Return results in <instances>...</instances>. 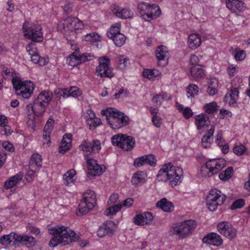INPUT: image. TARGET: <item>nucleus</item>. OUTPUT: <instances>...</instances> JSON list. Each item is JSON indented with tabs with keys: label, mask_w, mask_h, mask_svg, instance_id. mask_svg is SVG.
<instances>
[{
	"label": "nucleus",
	"mask_w": 250,
	"mask_h": 250,
	"mask_svg": "<svg viewBox=\"0 0 250 250\" xmlns=\"http://www.w3.org/2000/svg\"><path fill=\"white\" fill-rule=\"evenodd\" d=\"M48 233L53 236L49 243V245L51 247H55L59 244L66 245L69 242L75 241L78 237L74 231L63 226L57 228L49 229Z\"/></svg>",
	"instance_id": "nucleus-1"
},
{
	"label": "nucleus",
	"mask_w": 250,
	"mask_h": 250,
	"mask_svg": "<svg viewBox=\"0 0 250 250\" xmlns=\"http://www.w3.org/2000/svg\"><path fill=\"white\" fill-rule=\"evenodd\" d=\"M183 177V169L173 166L171 163L164 165L157 175L159 181L168 182L172 187L179 185L181 182Z\"/></svg>",
	"instance_id": "nucleus-2"
},
{
	"label": "nucleus",
	"mask_w": 250,
	"mask_h": 250,
	"mask_svg": "<svg viewBox=\"0 0 250 250\" xmlns=\"http://www.w3.org/2000/svg\"><path fill=\"white\" fill-rule=\"evenodd\" d=\"M52 97V93L49 91H43L34 100L33 104H28L26 106L28 116L34 115L39 117L44 113Z\"/></svg>",
	"instance_id": "nucleus-3"
},
{
	"label": "nucleus",
	"mask_w": 250,
	"mask_h": 250,
	"mask_svg": "<svg viewBox=\"0 0 250 250\" xmlns=\"http://www.w3.org/2000/svg\"><path fill=\"white\" fill-rule=\"evenodd\" d=\"M102 114L106 116L107 123L114 129L126 125L129 120L128 117L122 112H115L112 108L103 110Z\"/></svg>",
	"instance_id": "nucleus-4"
},
{
	"label": "nucleus",
	"mask_w": 250,
	"mask_h": 250,
	"mask_svg": "<svg viewBox=\"0 0 250 250\" xmlns=\"http://www.w3.org/2000/svg\"><path fill=\"white\" fill-rule=\"evenodd\" d=\"M226 161L223 159L208 160L201 167V173L206 177H210L218 173L226 166Z\"/></svg>",
	"instance_id": "nucleus-5"
},
{
	"label": "nucleus",
	"mask_w": 250,
	"mask_h": 250,
	"mask_svg": "<svg viewBox=\"0 0 250 250\" xmlns=\"http://www.w3.org/2000/svg\"><path fill=\"white\" fill-rule=\"evenodd\" d=\"M96 204V196L95 192L92 190H86L83 195V199L79 205V212H77V215L80 216L87 213L94 207Z\"/></svg>",
	"instance_id": "nucleus-6"
},
{
	"label": "nucleus",
	"mask_w": 250,
	"mask_h": 250,
	"mask_svg": "<svg viewBox=\"0 0 250 250\" xmlns=\"http://www.w3.org/2000/svg\"><path fill=\"white\" fill-rule=\"evenodd\" d=\"M196 226V223L194 220H187L174 225L172 227L171 231L173 235H176L179 238L182 239L191 234Z\"/></svg>",
	"instance_id": "nucleus-7"
},
{
	"label": "nucleus",
	"mask_w": 250,
	"mask_h": 250,
	"mask_svg": "<svg viewBox=\"0 0 250 250\" xmlns=\"http://www.w3.org/2000/svg\"><path fill=\"white\" fill-rule=\"evenodd\" d=\"M28 24L26 22L23 24L24 36L31 40V42H42L43 39L42 26L38 24H31L29 26Z\"/></svg>",
	"instance_id": "nucleus-8"
},
{
	"label": "nucleus",
	"mask_w": 250,
	"mask_h": 250,
	"mask_svg": "<svg viewBox=\"0 0 250 250\" xmlns=\"http://www.w3.org/2000/svg\"><path fill=\"white\" fill-rule=\"evenodd\" d=\"M83 27L82 22L78 18L74 17H68L59 23V27L66 36L71 33L72 36H76V31L82 29Z\"/></svg>",
	"instance_id": "nucleus-9"
},
{
	"label": "nucleus",
	"mask_w": 250,
	"mask_h": 250,
	"mask_svg": "<svg viewBox=\"0 0 250 250\" xmlns=\"http://www.w3.org/2000/svg\"><path fill=\"white\" fill-rule=\"evenodd\" d=\"M34 84L30 81H21L17 76V96L20 99H29L33 93Z\"/></svg>",
	"instance_id": "nucleus-10"
},
{
	"label": "nucleus",
	"mask_w": 250,
	"mask_h": 250,
	"mask_svg": "<svg viewBox=\"0 0 250 250\" xmlns=\"http://www.w3.org/2000/svg\"><path fill=\"white\" fill-rule=\"evenodd\" d=\"M221 192L216 189L210 190L207 197V205L210 211L215 210L218 206L222 205L226 201L225 195L221 194Z\"/></svg>",
	"instance_id": "nucleus-11"
},
{
	"label": "nucleus",
	"mask_w": 250,
	"mask_h": 250,
	"mask_svg": "<svg viewBox=\"0 0 250 250\" xmlns=\"http://www.w3.org/2000/svg\"><path fill=\"white\" fill-rule=\"evenodd\" d=\"M73 47V45H72L71 48L73 50H75L74 52L67 58V62L70 66L72 67L76 66L85 61L91 60L93 57V56L91 55L90 54L80 55L79 54V48H75V47Z\"/></svg>",
	"instance_id": "nucleus-12"
},
{
	"label": "nucleus",
	"mask_w": 250,
	"mask_h": 250,
	"mask_svg": "<svg viewBox=\"0 0 250 250\" xmlns=\"http://www.w3.org/2000/svg\"><path fill=\"white\" fill-rule=\"evenodd\" d=\"M27 51L30 56L31 61L35 64L40 66H44L48 62V57H41L38 52L36 44L34 42H29L26 46Z\"/></svg>",
	"instance_id": "nucleus-13"
},
{
	"label": "nucleus",
	"mask_w": 250,
	"mask_h": 250,
	"mask_svg": "<svg viewBox=\"0 0 250 250\" xmlns=\"http://www.w3.org/2000/svg\"><path fill=\"white\" fill-rule=\"evenodd\" d=\"M99 65L96 68L98 75L101 77L112 78L114 73L112 69L109 67L110 59L105 57H100L99 59Z\"/></svg>",
	"instance_id": "nucleus-14"
},
{
	"label": "nucleus",
	"mask_w": 250,
	"mask_h": 250,
	"mask_svg": "<svg viewBox=\"0 0 250 250\" xmlns=\"http://www.w3.org/2000/svg\"><path fill=\"white\" fill-rule=\"evenodd\" d=\"M219 232L229 240L234 239L237 234L236 229L228 222L223 221L217 225Z\"/></svg>",
	"instance_id": "nucleus-15"
},
{
	"label": "nucleus",
	"mask_w": 250,
	"mask_h": 250,
	"mask_svg": "<svg viewBox=\"0 0 250 250\" xmlns=\"http://www.w3.org/2000/svg\"><path fill=\"white\" fill-rule=\"evenodd\" d=\"M80 147L83 151L99 152L101 149V142L98 140H93L91 142L83 140Z\"/></svg>",
	"instance_id": "nucleus-16"
},
{
	"label": "nucleus",
	"mask_w": 250,
	"mask_h": 250,
	"mask_svg": "<svg viewBox=\"0 0 250 250\" xmlns=\"http://www.w3.org/2000/svg\"><path fill=\"white\" fill-rule=\"evenodd\" d=\"M204 243L212 245L214 246H220L223 243V240L221 237L217 233L215 232L210 233L205 236L202 239Z\"/></svg>",
	"instance_id": "nucleus-17"
},
{
	"label": "nucleus",
	"mask_w": 250,
	"mask_h": 250,
	"mask_svg": "<svg viewBox=\"0 0 250 250\" xmlns=\"http://www.w3.org/2000/svg\"><path fill=\"white\" fill-rule=\"evenodd\" d=\"M161 14V11L157 5L155 4L151 5L149 4L147 12H146V14L142 15V17L145 20L150 21L156 19Z\"/></svg>",
	"instance_id": "nucleus-18"
},
{
	"label": "nucleus",
	"mask_w": 250,
	"mask_h": 250,
	"mask_svg": "<svg viewBox=\"0 0 250 250\" xmlns=\"http://www.w3.org/2000/svg\"><path fill=\"white\" fill-rule=\"evenodd\" d=\"M114 223L112 221L104 222L97 230V234L99 237H103L106 235H111L113 232Z\"/></svg>",
	"instance_id": "nucleus-19"
},
{
	"label": "nucleus",
	"mask_w": 250,
	"mask_h": 250,
	"mask_svg": "<svg viewBox=\"0 0 250 250\" xmlns=\"http://www.w3.org/2000/svg\"><path fill=\"white\" fill-rule=\"evenodd\" d=\"M42 165V158L38 153H34L31 157L29 169L32 171H38Z\"/></svg>",
	"instance_id": "nucleus-20"
},
{
	"label": "nucleus",
	"mask_w": 250,
	"mask_h": 250,
	"mask_svg": "<svg viewBox=\"0 0 250 250\" xmlns=\"http://www.w3.org/2000/svg\"><path fill=\"white\" fill-rule=\"evenodd\" d=\"M226 6L233 13L241 12L244 8L243 2L239 0H226Z\"/></svg>",
	"instance_id": "nucleus-21"
},
{
	"label": "nucleus",
	"mask_w": 250,
	"mask_h": 250,
	"mask_svg": "<svg viewBox=\"0 0 250 250\" xmlns=\"http://www.w3.org/2000/svg\"><path fill=\"white\" fill-rule=\"evenodd\" d=\"M194 119L195 124L198 130L201 129L202 128H206L210 124L208 117L206 114L196 115Z\"/></svg>",
	"instance_id": "nucleus-22"
},
{
	"label": "nucleus",
	"mask_w": 250,
	"mask_h": 250,
	"mask_svg": "<svg viewBox=\"0 0 250 250\" xmlns=\"http://www.w3.org/2000/svg\"><path fill=\"white\" fill-rule=\"evenodd\" d=\"M86 163L88 170L93 171V172H89L91 174L95 176L100 175L103 173V169L97 164L96 161L93 159H87Z\"/></svg>",
	"instance_id": "nucleus-23"
},
{
	"label": "nucleus",
	"mask_w": 250,
	"mask_h": 250,
	"mask_svg": "<svg viewBox=\"0 0 250 250\" xmlns=\"http://www.w3.org/2000/svg\"><path fill=\"white\" fill-rule=\"evenodd\" d=\"M112 10L117 17L121 19L130 18L133 16L132 12L128 9H122L118 6L115 5L112 7Z\"/></svg>",
	"instance_id": "nucleus-24"
},
{
	"label": "nucleus",
	"mask_w": 250,
	"mask_h": 250,
	"mask_svg": "<svg viewBox=\"0 0 250 250\" xmlns=\"http://www.w3.org/2000/svg\"><path fill=\"white\" fill-rule=\"evenodd\" d=\"M215 126L212 125L208 130V133L204 135L201 140V145L205 148L209 147L213 141V134L214 131Z\"/></svg>",
	"instance_id": "nucleus-25"
},
{
	"label": "nucleus",
	"mask_w": 250,
	"mask_h": 250,
	"mask_svg": "<svg viewBox=\"0 0 250 250\" xmlns=\"http://www.w3.org/2000/svg\"><path fill=\"white\" fill-rule=\"evenodd\" d=\"M135 145V141L133 137L124 135L120 147L125 150L129 151L134 147Z\"/></svg>",
	"instance_id": "nucleus-26"
},
{
	"label": "nucleus",
	"mask_w": 250,
	"mask_h": 250,
	"mask_svg": "<svg viewBox=\"0 0 250 250\" xmlns=\"http://www.w3.org/2000/svg\"><path fill=\"white\" fill-rule=\"evenodd\" d=\"M17 242H19L22 245L30 247L34 246L36 245V241L35 238L31 236L17 235Z\"/></svg>",
	"instance_id": "nucleus-27"
},
{
	"label": "nucleus",
	"mask_w": 250,
	"mask_h": 250,
	"mask_svg": "<svg viewBox=\"0 0 250 250\" xmlns=\"http://www.w3.org/2000/svg\"><path fill=\"white\" fill-rule=\"evenodd\" d=\"M201 42V39L197 34H190L188 37V46L191 49H195L199 47Z\"/></svg>",
	"instance_id": "nucleus-28"
},
{
	"label": "nucleus",
	"mask_w": 250,
	"mask_h": 250,
	"mask_svg": "<svg viewBox=\"0 0 250 250\" xmlns=\"http://www.w3.org/2000/svg\"><path fill=\"white\" fill-rule=\"evenodd\" d=\"M16 242V232H12L8 235H4L0 238V244L4 246L15 245Z\"/></svg>",
	"instance_id": "nucleus-29"
},
{
	"label": "nucleus",
	"mask_w": 250,
	"mask_h": 250,
	"mask_svg": "<svg viewBox=\"0 0 250 250\" xmlns=\"http://www.w3.org/2000/svg\"><path fill=\"white\" fill-rule=\"evenodd\" d=\"M146 174L144 171H138L134 174L131 183L134 185H137L140 184H144L146 182Z\"/></svg>",
	"instance_id": "nucleus-30"
},
{
	"label": "nucleus",
	"mask_w": 250,
	"mask_h": 250,
	"mask_svg": "<svg viewBox=\"0 0 250 250\" xmlns=\"http://www.w3.org/2000/svg\"><path fill=\"white\" fill-rule=\"evenodd\" d=\"M157 206L166 212H171L174 209L173 204L171 202L167 201L166 198H163L158 201Z\"/></svg>",
	"instance_id": "nucleus-31"
},
{
	"label": "nucleus",
	"mask_w": 250,
	"mask_h": 250,
	"mask_svg": "<svg viewBox=\"0 0 250 250\" xmlns=\"http://www.w3.org/2000/svg\"><path fill=\"white\" fill-rule=\"evenodd\" d=\"M191 75L196 80L202 78L204 75V71L201 65H195L190 67Z\"/></svg>",
	"instance_id": "nucleus-32"
},
{
	"label": "nucleus",
	"mask_w": 250,
	"mask_h": 250,
	"mask_svg": "<svg viewBox=\"0 0 250 250\" xmlns=\"http://www.w3.org/2000/svg\"><path fill=\"white\" fill-rule=\"evenodd\" d=\"M176 105L178 111L182 113L186 119H189L193 115V112L190 108L188 107L185 108L183 105L178 103H176Z\"/></svg>",
	"instance_id": "nucleus-33"
},
{
	"label": "nucleus",
	"mask_w": 250,
	"mask_h": 250,
	"mask_svg": "<svg viewBox=\"0 0 250 250\" xmlns=\"http://www.w3.org/2000/svg\"><path fill=\"white\" fill-rule=\"evenodd\" d=\"M233 169L231 167H228L226 169L221 171L219 175L220 179L226 181L229 180L233 175Z\"/></svg>",
	"instance_id": "nucleus-34"
},
{
	"label": "nucleus",
	"mask_w": 250,
	"mask_h": 250,
	"mask_svg": "<svg viewBox=\"0 0 250 250\" xmlns=\"http://www.w3.org/2000/svg\"><path fill=\"white\" fill-rule=\"evenodd\" d=\"M167 54L168 51L166 46L161 45L157 48L156 57L158 61L164 60Z\"/></svg>",
	"instance_id": "nucleus-35"
},
{
	"label": "nucleus",
	"mask_w": 250,
	"mask_h": 250,
	"mask_svg": "<svg viewBox=\"0 0 250 250\" xmlns=\"http://www.w3.org/2000/svg\"><path fill=\"white\" fill-rule=\"evenodd\" d=\"M69 136V141L66 142L62 140L61 145L59 146V152L62 154H64L69 149L70 143L71 142L72 135L70 134H65L64 136Z\"/></svg>",
	"instance_id": "nucleus-36"
},
{
	"label": "nucleus",
	"mask_w": 250,
	"mask_h": 250,
	"mask_svg": "<svg viewBox=\"0 0 250 250\" xmlns=\"http://www.w3.org/2000/svg\"><path fill=\"white\" fill-rule=\"evenodd\" d=\"M239 91L236 88H232L229 95L225 96L226 101H228L229 98L230 99L229 104H234L236 102L238 99Z\"/></svg>",
	"instance_id": "nucleus-37"
},
{
	"label": "nucleus",
	"mask_w": 250,
	"mask_h": 250,
	"mask_svg": "<svg viewBox=\"0 0 250 250\" xmlns=\"http://www.w3.org/2000/svg\"><path fill=\"white\" fill-rule=\"evenodd\" d=\"M75 174V170L73 169L66 172L63 176L64 184L66 186H69L73 182V178Z\"/></svg>",
	"instance_id": "nucleus-38"
},
{
	"label": "nucleus",
	"mask_w": 250,
	"mask_h": 250,
	"mask_svg": "<svg viewBox=\"0 0 250 250\" xmlns=\"http://www.w3.org/2000/svg\"><path fill=\"white\" fill-rule=\"evenodd\" d=\"M14 71H10L9 69H6L3 70V78L5 79H11L12 83L13 86V88L16 91V77H14Z\"/></svg>",
	"instance_id": "nucleus-39"
},
{
	"label": "nucleus",
	"mask_w": 250,
	"mask_h": 250,
	"mask_svg": "<svg viewBox=\"0 0 250 250\" xmlns=\"http://www.w3.org/2000/svg\"><path fill=\"white\" fill-rule=\"evenodd\" d=\"M111 39L113 40L115 44L118 47L123 46L125 42L126 38L125 35L122 33L118 34Z\"/></svg>",
	"instance_id": "nucleus-40"
},
{
	"label": "nucleus",
	"mask_w": 250,
	"mask_h": 250,
	"mask_svg": "<svg viewBox=\"0 0 250 250\" xmlns=\"http://www.w3.org/2000/svg\"><path fill=\"white\" fill-rule=\"evenodd\" d=\"M205 111L208 113H214L218 110V106L215 102H211L206 104L204 106Z\"/></svg>",
	"instance_id": "nucleus-41"
},
{
	"label": "nucleus",
	"mask_w": 250,
	"mask_h": 250,
	"mask_svg": "<svg viewBox=\"0 0 250 250\" xmlns=\"http://www.w3.org/2000/svg\"><path fill=\"white\" fill-rule=\"evenodd\" d=\"M122 207V205L120 204L112 206L105 210L104 214L106 216L114 215L117 212L121 210Z\"/></svg>",
	"instance_id": "nucleus-42"
},
{
	"label": "nucleus",
	"mask_w": 250,
	"mask_h": 250,
	"mask_svg": "<svg viewBox=\"0 0 250 250\" xmlns=\"http://www.w3.org/2000/svg\"><path fill=\"white\" fill-rule=\"evenodd\" d=\"M121 30L120 27L117 25L112 26L107 32V36L109 39L115 37L118 34H120Z\"/></svg>",
	"instance_id": "nucleus-43"
},
{
	"label": "nucleus",
	"mask_w": 250,
	"mask_h": 250,
	"mask_svg": "<svg viewBox=\"0 0 250 250\" xmlns=\"http://www.w3.org/2000/svg\"><path fill=\"white\" fill-rule=\"evenodd\" d=\"M198 87L195 84H190L187 88V92L188 94V97L189 96L194 97L198 94Z\"/></svg>",
	"instance_id": "nucleus-44"
},
{
	"label": "nucleus",
	"mask_w": 250,
	"mask_h": 250,
	"mask_svg": "<svg viewBox=\"0 0 250 250\" xmlns=\"http://www.w3.org/2000/svg\"><path fill=\"white\" fill-rule=\"evenodd\" d=\"M124 135L118 134L114 135L111 138V141L113 145L121 147L122 142Z\"/></svg>",
	"instance_id": "nucleus-45"
},
{
	"label": "nucleus",
	"mask_w": 250,
	"mask_h": 250,
	"mask_svg": "<svg viewBox=\"0 0 250 250\" xmlns=\"http://www.w3.org/2000/svg\"><path fill=\"white\" fill-rule=\"evenodd\" d=\"M246 53L244 50H241L240 48H235V53L234 54V57L237 61H242L246 57Z\"/></svg>",
	"instance_id": "nucleus-46"
},
{
	"label": "nucleus",
	"mask_w": 250,
	"mask_h": 250,
	"mask_svg": "<svg viewBox=\"0 0 250 250\" xmlns=\"http://www.w3.org/2000/svg\"><path fill=\"white\" fill-rule=\"evenodd\" d=\"M85 40L88 42H94L100 41V37L97 33H91L85 36Z\"/></svg>",
	"instance_id": "nucleus-47"
},
{
	"label": "nucleus",
	"mask_w": 250,
	"mask_h": 250,
	"mask_svg": "<svg viewBox=\"0 0 250 250\" xmlns=\"http://www.w3.org/2000/svg\"><path fill=\"white\" fill-rule=\"evenodd\" d=\"M246 150L245 146L241 144H235L233 148V152L237 155H242Z\"/></svg>",
	"instance_id": "nucleus-48"
},
{
	"label": "nucleus",
	"mask_w": 250,
	"mask_h": 250,
	"mask_svg": "<svg viewBox=\"0 0 250 250\" xmlns=\"http://www.w3.org/2000/svg\"><path fill=\"white\" fill-rule=\"evenodd\" d=\"M149 6V4L145 2H140L138 4L137 8L142 16V15L146 14V12H147Z\"/></svg>",
	"instance_id": "nucleus-49"
},
{
	"label": "nucleus",
	"mask_w": 250,
	"mask_h": 250,
	"mask_svg": "<svg viewBox=\"0 0 250 250\" xmlns=\"http://www.w3.org/2000/svg\"><path fill=\"white\" fill-rule=\"evenodd\" d=\"M145 159H146V164L154 167L156 166V159L155 155L153 154H148L144 155Z\"/></svg>",
	"instance_id": "nucleus-50"
},
{
	"label": "nucleus",
	"mask_w": 250,
	"mask_h": 250,
	"mask_svg": "<svg viewBox=\"0 0 250 250\" xmlns=\"http://www.w3.org/2000/svg\"><path fill=\"white\" fill-rule=\"evenodd\" d=\"M86 123L90 129H91L92 127L94 128L102 124L101 119L96 117L93 118V120H87Z\"/></svg>",
	"instance_id": "nucleus-51"
},
{
	"label": "nucleus",
	"mask_w": 250,
	"mask_h": 250,
	"mask_svg": "<svg viewBox=\"0 0 250 250\" xmlns=\"http://www.w3.org/2000/svg\"><path fill=\"white\" fill-rule=\"evenodd\" d=\"M245 200L243 199H239L235 200L231 205L230 208L232 210L242 208L245 205Z\"/></svg>",
	"instance_id": "nucleus-52"
},
{
	"label": "nucleus",
	"mask_w": 250,
	"mask_h": 250,
	"mask_svg": "<svg viewBox=\"0 0 250 250\" xmlns=\"http://www.w3.org/2000/svg\"><path fill=\"white\" fill-rule=\"evenodd\" d=\"M15 186H16V175L10 177L4 183V188L6 189L11 188Z\"/></svg>",
	"instance_id": "nucleus-53"
},
{
	"label": "nucleus",
	"mask_w": 250,
	"mask_h": 250,
	"mask_svg": "<svg viewBox=\"0 0 250 250\" xmlns=\"http://www.w3.org/2000/svg\"><path fill=\"white\" fill-rule=\"evenodd\" d=\"M23 173L20 172L17 174V188L22 187L26 184L24 180H22Z\"/></svg>",
	"instance_id": "nucleus-54"
},
{
	"label": "nucleus",
	"mask_w": 250,
	"mask_h": 250,
	"mask_svg": "<svg viewBox=\"0 0 250 250\" xmlns=\"http://www.w3.org/2000/svg\"><path fill=\"white\" fill-rule=\"evenodd\" d=\"M146 159H145L144 156L138 157L135 159L134 161V166L136 167H140L146 164Z\"/></svg>",
	"instance_id": "nucleus-55"
},
{
	"label": "nucleus",
	"mask_w": 250,
	"mask_h": 250,
	"mask_svg": "<svg viewBox=\"0 0 250 250\" xmlns=\"http://www.w3.org/2000/svg\"><path fill=\"white\" fill-rule=\"evenodd\" d=\"M133 220L134 223L137 225H146V223H145V220L143 219V216L141 214L135 215Z\"/></svg>",
	"instance_id": "nucleus-56"
},
{
	"label": "nucleus",
	"mask_w": 250,
	"mask_h": 250,
	"mask_svg": "<svg viewBox=\"0 0 250 250\" xmlns=\"http://www.w3.org/2000/svg\"><path fill=\"white\" fill-rule=\"evenodd\" d=\"M28 117L27 118L26 123L29 126H30L32 129L34 130L36 127V122L35 119V115H31V116H28Z\"/></svg>",
	"instance_id": "nucleus-57"
},
{
	"label": "nucleus",
	"mask_w": 250,
	"mask_h": 250,
	"mask_svg": "<svg viewBox=\"0 0 250 250\" xmlns=\"http://www.w3.org/2000/svg\"><path fill=\"white\" fill-rule=\"evenodd\" d=\"M141 214L143 216V219L145 220V223H146V224H148L152 221L153 216L150 212H146Z\"/></svg>",
	"instance_id": "nucleus-58"
},
{
	"label": "nucleus",
	"mask_w": 250,
	"mask_h": 250,
	"mask_svg": "<svg viewBox=\"0 0 250 250\" xmlns=\"http://www.w3.org/2000/svg\"><path fill=\"white\" fill-rule=\"evenodd\" d=\"M0 133L2 135H8L10 134L9 126L6 125H1L0 126Z\"/></svg>",
	"instance_id": "nucleus-59"
},
{
	"label": "nucleus",
	"mask_w": 250,
	"mask_h": 250,
	"mask_svg": "<svg viewBox=\"0 0 250 250\" xmlns=\"http://www.w3.org/2000/svg\"><path fill=\"white\" fill-rule=\"evenodd\" d=\"M2 146L4 149L10 152H13L15 150L14 146L8 141L3 142Z\"/></svg>",
	"instance_id": "nucleus-60"
},
{
	"label": "nucleus",
	"mask_w": 250,
	"mask_h": 250,
	"mask_svg": "<svg viewBox=\"0 0 250 250\" xmlns=\"http://www.w3.org/2000/svg\"><path fill=\"white\" fill-rule=\"evenodd\" d=\"M70 95L72 97H78L81 94V91L76 87L70 88Z\"/></svg>",
	"instance_id": "nucleus-61"
},
{
	"label": "nucleus",
	"mask_w": 250,
	"mask_h": 250,
	"mask_svg": "<svg viewBox=\"0 0 250 250\" xmlns=\"http://www.w3.org/2000/svg\"><path fill=\"white\" fill-rule=\"evenodd\" d=\"M163 97H161L160 94H156L153 97L152 102L157 105H161L163 101Z\"/></svg>",
	"instance_id": "nucleus-62"
},
{
	"label": "nucleus",
	"mask_w": 250,
	"mask_h": 250,
	"mask_svg": "<svg viewBox=\"0 0 250 250\" xmlns=\"http://www.w3.org/2000/svg\"><path fill=\"white\" fill-rule=\"evenodd\" d=\"M152 121L153 125L157 127H159L162 124L161 119L157 115H153Z\"/></svg>",
	"instance_id": "nucleus-63"
},
{
	"label": "nucleus",
	"mask_w": 250,
	"mask_h": 250,
	"mask_svg": "<svg viewBox=\"0 0 250 250\" xmlns=\"http://www.w3.org/2000/svg\"><path fill=\"white\" fill-rule=\"evenodd\" d=\"M143 76L144 78H146L149 80H153L152 73L150 69H145L143 72Z\"/></svg>",
	"instance_id": "nucleus-64"
}]
</instances>
